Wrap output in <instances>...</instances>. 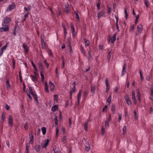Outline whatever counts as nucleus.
<instances>
[{"label":"nucleus","instance_id":"nucleus-1","mask_svg":"<svg viewBox=\"0 0 153 153\" xmlns=\"http://www.w3.org/2000/svg\"><path fill=\"white\" fill-rule=\"evenodd\" d=\"M9 19L8 18H5L4 19V21L2 25L3 26H6V27H2L0 28V30L1 31H5L8 30L9 29Z\"/></svg>","mask_w":153,"mask_h":153},{"label":"nucleus","instance_id":"nucleus-2","mask_svg":"<svg viewBox=\"0 0 153 153\" xmlns=\"http://www.w3.org/2000/svg\"><path fill=\"white\" fill-rule=\"evenodd\" d=\"M143 27L142 24H140L137 26L136 31V35L138 36L141 32L143 30Z\"/></svg>","mask_w":153,"mask_h":153},{"label":"nucleus","instance_id":"nucleus-3","mask_svg":"<svg viewBox=\"0 0 153 153\" xmlns=\"http://www.w3.org/2000/svg\"><path fill=\"white\" fill-rule=\"evenodd\" d=\"M117 34V33H116L114 34L112 38L110 37L108 41L109 42L111 40V43H114L116 39Z\"/></svg>","mask_w":153,"mask_h":153},{"label":"nucleus","instance_id":"nucleus-4","mask_svg":"<svg viewBox=\"0 0 153 153\" xmlns=\"http://www.w3.org/2000/svg\"><path fill=\"white\" fill-rule=\"evenodd\" d=\"M124 98L126 100L127 104L128 106L130 105L131 104V101L130 100L128 95H126L124 97Z\"/></svg>","mask_w":153,"mask_h":153},{"label":"nucleus","instance_id":"nucleus-5","mask_svg":"<svg viewBox=\"0 0 153 153\" xmlns=\"http://www.w3.org/2000/svg\"><path fill=\"white\" fill-rule=\"evenodd\" d=\"M23 47L24 48L25 54H27L29 51V47L25 43L23 44Z\"/></svg>","mask_w":153,"mask_h":153},{"label":"nucleus","instance_id":"nucleus-6","mask_svg":"<svg viewBox=\"0 0 153 153\" xmlns=\"http://www.w3.org/2000/svg\"><path fill=\"white\" fill-rule=\"evenodd\" d=\"M82 91L80 90L79 91V92L77 94V103L78 105L79 104V102L81 100V95Z\"/></svg>","mask_w":153,"mask_h":153},{"label":"nucleus","instance_id":"nucleus-7","mask_svg":"<svg viewBox=\"0 0 153 153\" xmlns=\"http://www.w3.org/2000/svg\"><path fill=\"white\" fill-rule=\"evenodd\" d=\"M30 93L32 95H33L34 97V99L35 101H38V97L37 96L35 93H34L32 89V88H30Z\"/></svg>","mask_w":153,"mask_h":153},{"label":"nucleus","instance_id":"nucleus-8","mask_svg":"<svg viewBox=\"0 0 153 153\" xmlns=\"http://www.w3.org/2000/svg\"><path fill=\"white\" fill-rule=\"evenodd\" d=\"M30 141H29V143L31 145L33 144V141H34V137L33 135L31 134H30Z\"/></svg>","mask_w":153,"mask_h":153},{"label":"nucleus","instance_id":"nucleus-9","mask_svg":"<svg viewBox=\"0 0 153 153\" xmlns=\"http://www.w3.org/2000/svg\"><path fill=\"white\" fill-rule=\"evenodd\" d=\"M41 44L42 48L43 49H45L46 48V45L45 42L44 41V40L41 38Z\"/></svg>","mask_w":153,"mask_h":153},{"label":"nucleus","instance_id":"nucleus-10","mask_svg":"<svg viewBox=\"0 0 153 153\" xmlns=\"http://www.w3.org/2000/svg\"><path fill=\"white\" fill-rule=\"evenodd\" d=\"M97 17L98 19L104 16V13L102 11H100L97 13Z\"/></svg>","mask_w":153,"mask_h":153},{"label":"nucleus","instance_id":"nucleus-11","mask_svg":"<svg viewBox=\"0 0 153 153\" xmlns=\"http://www.w3.org/2000/svg\"><path fill=\"white\" fill-rule=\"evenodd\" d=\"M49 84L51 90V91H53L54 90L55 88L54 84L52 83L51 81H50L49 82Z\"/></svg>","mask_w":153,"mask_h":153},{"label":"nucleus","instance_id":"nucleus-12","mask_svg":"<svg viewBox=\"0 0 153 153\" xmlns=\"http://www.w3.org/2000/svg\"><path fill=\"white\" fill-rule=\"evenodd\" d=\"M88 94V91H86L84 92L83 93L82 96L83 100H85L86 98V97Z\"/></svg>","mask_w":153,"mask_h":153},{"label":"nucleus","instance_id":"nucleus-13","mask_svg":"<svg viewBox=\"0 0 153 153\" xmlns=\"http://www.w3.org/2000/svg\"><path fill=\"white\" fill-rule=\"evenodd\" d=\"M45 91L48 93H49V91L48 90V85L47 82H45Z\"/></svg>","mask_w":153,"mask_h":153},{"label":"nucleus","instance_id":"nucleus-14","mask_svg":"<svg viewBox=\"0 0 153 153\" xmlns=\"http://www.w3.org/2000/svg\"><path fill=\"white\" fill-rule=\"evenodd\" d=\"M40 146L39 145H36L35 146V150L37 152H39L40 150Z\"/></svg>","mask_w":153,"mask_h":153},{"label":"nucleus","instance_id":"nucleus-15","mask_svg":"<svg viewBox=\"0 0 153 153\" xmlns=\"http://www.w3.org/2000/svg\"><path fill=\"white\" fill-rule=\"evenodd\" d=\"M30 77L32 81L34 82H37V78L36 77L34 76V75H30Z\"/></svg>","mask_w":153,"mask_h":153},{"label":"nucleus","instance_id":"nucleus-16","mask_svg":"<svg viewBox=\"0 0 153 153\" xmlns=\"http://www.w3.org/2000/svg\"><path fill=\"white\" fill-rule=\"evenodd\" d=\"M49 139H48L46 140V142H45V144L44 145H43L42 147V148H46L49 144Z\"/></svg>","mask_w":153,"mask_h":153},{"label":"nucleus","instance_id":"nucleus-17","mask_svg":"<svg viewBox=\"0 0 153 153\" xmlns=\"http://www.w3.org/2000/svg\"><path fill=\"white\" fill-rule=\"evenodd\" d=\"M31 8V6H27V7H25L24 8V10H25L28 13V12H29V11L30 10Z\"/></svg>","mask_w":153,"mask_h":153},{"label":"nucleus","instance_id":"nucleus-18","mask_svg":"<svg viewBox=\"0 0 153 153\" xmlns=\"http://www.w3.org/2000/svg\"><path fill=\"white\" fill-rule=\"evenodd\" d=\"M54 103H57L58 99V96L57 95L55 94L54 96Z\"/></svg>","mask_w":153,"mask_h":153},{"label":"nucleus","instance_id":"nucleus-19","mask_svg":"<svg viewBox=\"0 0 153 153\" xmlns=\"http://www.w3.org/2000/svg\"><path fill=\"white\" fill-rule=\"evenodd\" d=\"M111 110L113 114H114L115 113V105L114 104H112L111 105Z\"/></svg>","mask_w":153,"mask_h":153},{"label":"nucleus","instance_id":"nucleus-20","mask_svg":"<svg viewBox=\"0 0 153 153\" xmlns=\"http://www.w3.org/2000/svg\"><path fill=\"white\" fill-rule=\"evenodd\" d=\"M38 66L39 69L41 70V71H43L44 68L41 62H39L38 63Z\"/></svg>","mask_w":153,"mask_h":153},{"label":"nucleus","instance_id":"nucleus-21","mask_svg":"<svg viewBox=\"0 0 153 153\" xmlns=\"http://www.w3.org/2000/svg\"><path fill=\"white\" fill-rule=\"evenodd\" d=\"M56 78L58 79L59 77V73L58 71V68L56 67L55 69Z\"/></svg>","mask_w":153,"mask_h":153},{"label":"nucleus","instance_id":"nucleus-22","mask_svg":"<svg viewBox=\"0 0 153 153\" xmlns=\"http://www.w3.org/2000/svg\"><path fill=\"white\" fill-rule=\"evenodd\" d=\"M137 91H138L137 93V97L138 100H139L140 102L141 100L140 94V91L138 90H137Z\"/></svg>","mask_w":153,"mask_h":153},{"label":"nucleus","instance_id":"nucleus-23","mask_svg":"<svg viewBox=\"0 0 153 153\" xmlns=\"http://www.w3.org/2000/svg\"><path fill=\"white\" fill-rule=\"evenodd\" d=\"M84 41L85 42V47H86L89 45L90 42L89 41L86 39H84Z\"/></svg>","mask_w":153,"mask_h":153},{"label":"nucleus","instance_id":"nucleus-24","mask_svg":"<svg viewBox=\"0 0 153 153\" xmlns=\"http://www.w3.org/2000/svg\"><path fill=\"white\" fill-rule=\"evenodd\" d=\"M91 92L93 94H94L95 93V86L94 85H91Z\"/></svg>","mask_w":153,"mask_h":153},{"label":"nucleus","instance_id":"nucleus-25","mask_svg":"<svg viewBox=\"0 0 153 153\" xmlns=\"http://www.w3.org/2000/svg\"><path fill=\"white\" fill-rule=\"evenodd\" d=\"M58 105H55L53 106L51 108V110L53 111H55L58 109Z\"/></svg>","mask_w":153,"mask_h":153},{"label":"nucleus","instance_id":"nucleus-26","mask_svg":"<svg viewBox=\"0 0 153 153\" xmlns=\"http://www.w3.org/2000/svg\"><path fill=\"white\" fill-rule=\"evenodd\" d=\"M16 7V4L14 3H12L11 5H10V10L14 9Z\"/></svg>","mask_w":153,"mask_h":153},{"label":"nucleus","instance_id":"nucleus-27","mask_svg":"<svg viewBox=\"0 0 153 153\" xmlns=\"http://www.w3.org/2000/svg\"><path fill=\"white\" fill-rule=\"evenodd\" d=\"M17 25H16L13 32V34L14 36H15L16 34V33H18V30H17Z\"/></svg>","mask_w":153,"mask_h":153},{"label":"nucleus","instance_id":"nucleus-28","mask_svg":"<svg viewBox=\"0 0 153 153\" xmlns=\"http://www.w3.org/2000/svg\"><path fill=\"white\" fill-rule=\"evenodd\" d=\"M81 51L82 53L84 56L85 55V51L83 47L82 46H81L80 47Z\"/></svg>","mask_w":153,"mask_h":153},{"label":"nucleus","instance_id":"nucleus-29","mask_svg":"<svg viewBox=\"0 0 153 153\" xmlns=\"http://www.w3.org/2000/svg\"><path fill=\"white\" fill-rule=\"evenodd\" d=\"M123 135H124L126 134V133L127 132V129L126 126H124L123 128Z\"/></svg>","mask_w":153,"mask_h":153},{"label":"nucleus","instance_id":"nucleus-30","mask_svg":"<svg viewBox=\"0 0 153 153\" xmlns=\"http://www.w3.org/2000/svg\"><path fill=\"white\" fill-rule=\"evenodd\" d=\"M88 123L86 122L84 124V129L86 131H88Z\"/></svg>","mask_w":153,"mask_h":153},{"label":"nucleus","instance_id":"nucleus-31","mask_svg":"<svg viewBox=\"0 0 153 153\" xmlns=\"http://www.w3.org/2000/svg\"><path fill=\"white\" fill-rule=\"evenodd\" d=\"M42 131L43 135H45L46 132V129L45 127H43L42 128Z\"/></svg>","mask_w":153,"mask_h":153},{"label":"nucleus","instance_id":"nucleus-32","mask_svg":"<svg viewBox=\"0 0 153 153\" xmlns=\"http://www.w3.org/2000/svg\"><path fill=\"white\" fill-rule=\"evenodd\" d=\"M53 151L54 153H59V149L56 147H54L53 148Z\"/></svg>","mask_w":153,"mask_h":153},{"label":"nucleus","instance_id":"nucleus-33","mask_svg":"<svg viewBox=\"0 0 153 153\" xmlns=\"http://www.w3.org/2000/svg\"><path fill=\"white\" fill-rule=\"evenodd\" d=\"M67 141L66 137V136H64L62 139L61 142L63 143H65Z\"/></svg>","mask_w":153,"mask_h":153},{"label":"nucleus","instance_id":"nucleus-34","mask_svg":"<svg viewBox=\"0 0 153 153\" xmlns=\"http://www.w3.org/2000/svg\"><path fill=\"white\" fill-rule=\"evenodd\" d=\"M8 44H9V42H7L6 43L5 45L3 47H2V48H1V51H4V50L7 47V45H8Z\"/></svg>","mask_w":153,"mask_h":153},{"label":"nucleus","instance_id":"nucleus-35","mask_svg":"<svg viewBox=\"0 0 153 153\" xmlns=\"http://www.w3.org/2000/svg\"><path fill=\"white\" fill-rule=\"evenodd\" d=\"M132 100H136L135 96V92L134 91L132 92Z\"/></svg>","mask_w":153,"mask_h":153},{"label":"nucleus","instance_id":"nucleus-36","mask_svg":"<svg viewBox=\"0 0 153 153\" xmlns=\"http://www.w3.org/2000/svg\"><path fill=\"white\" fill-rule=\"evenodd\" d=\"M71 32L73 34V35L74 36V32L75 31V28H74V26L72 24H71Z\"/></svg>","mask_w":153,"mask_h":153},{"label":"nucleus","instance_id":"nucleus-37","mask_svg":"<svg viewBox=\"0 0 153 153\" xmlns=\"http://www.w3.org/2000/svg\"><path fill=\"white\" fill-rule=\"evenodd\" d=\"M54 120L55 122V123L56 126H57L58 124V120L57 119V116H55L54 118Z\"/></svg>","mask_w":153,"mask_h":153},{"label":"nucleus","instance_id":"nucleus-38","mask_svg":"<svg viewBox=\"0 0 153 153\" xmlns=\"http://www.w3.org/2000/svg\"><path fill=\"white\" fill-rule=\"evenodd\" d=\"M75 13L76 14V19H78V21H79V15L78 14V13L77 11H75Z\"/></svg>","mask_w":153,"mask_h":153},{"label":"nucleus","instance_id":"nucleus-39","mask_svg":"<svg viewBox=\"0 0 153 153\" xmlns=\"http://www.w3.org/2000/svg\"><path fill=\"white\" fill-rule=\"evenodd\" d=\"M111 95L110 94L109 95V97L108 98L107 100V102L109 104L110 103L111 101Z\"/></svg>","mask_w":153,"mask_h":153},{"label":"nucleus","instance_id":"nucleus-40","mask_svg":"<svg viewBox=\"0 0 153 153\" xmlns=\"http://www.w3.org/2000/svg\"><path fill=\"white\" fill-rule=\"evenodd\" d=\"M40 75L42 77V80L43 81L44 79V76L43 74V71H41Z\"/></svg>","mask_w":153,"mask_h":153},{"label":"nucleus","instance_id":"nucleus-41","mask_svg":"<svg viewBox=\"0 0 153 153\" xmlns=\"http://www.w3.org/2000/svg\"><path fill=\"white\" fill-rule=\"evenodd\" d=\"M101 135L102 136L104 135L105 134V128H104L103 127H102V129H101Z\"/></svg>","mask_w":153,"mask_h":153},{"label":"nucleus","instance_id":"nucleus-42","mask_svg":"<svg viewBox=\"0 0 153 153\" xmlns=\"http://www.w3.org/2000/svg\"><path fill=\"white\" fill-rule=\"evenodd\" d=\"M134 117L136 119L138 118V114L137 113L136 111L134 110Z\"/></svg>","mask_w":153,"mask_h":153},{"label":"nucleus","instance_id":"nucleus-43","mask_svg":"<svg viewBox=\"0 0 153 153\" xmlns=\"http://www.w3.org/2000/svg\"><path fill=\"white\" fill-rule=\"evenodd\" d=\"M109 122L107 121V120H106L105 121V126L106 128H107V127H109Z\"/></svg>","mask_w":153,"mask_h":153},{"label":"nucleus","instance_id":"nucleus-44","mask_svg":"<svg viewBox=\"0 0 153 153\" xmlns=\"http://www.w3.org/2000/svg\"><path fill=\"white\" fill-rule=\"evenodd\" d=\"M5 113L4 112H3L1 116V119L3 121H4L5 120Z\"/></svg>","mask_w":153,"mask_h":153},{"label":"nucleus","instance_id":"nucleus-45","mask_svg":"<svg viewBox=\"0 0 153 153\" xmlns=\"http://www.w3.org/2000/svg\"><path fill=\"white\" fill-rule=\"evenodd\" d=\"M108 108V106L107 105H105L104 107L103 108L102 111L104 112L107 111V109Z\"/></svg>","mask_w":153,"mask_h":153},{"label":"nucleus","instance_id":"nucleus-46","mask_svg":"<svg viewBox=\"0 0 153 153\" xmlns=\"http://www.w3.org/2000/svg\"><path fill=\"white\" fill-rule=\"evenodd\" d=\"M122 114L121 113H120L118 114V120L119 122L120 123V120H121Z\"/></svg>","mask_w":153,"mask_h":153},{"label":"nucleus","instance_id":"nucleus-47","mask_svg":"<svg viewBox=\"0 0 153 153\" xmlns=\"http://www.w3.org/2000/svg\"><path fill=\"white\" fill-rule=\"evenodd\" d=\"M136 19L135 21V24L136 25L138 22V19L139 18V14L138 15L136 16Z\"/></svg>","mask_w":153,"mask_h":153},{"label":"nucleus","instance_id":"nucleus-48","mask_svg":"<svg viewBox=\"0 0 153 153\" xmlns=\"http://www.w3.org/2000/svg\"><path fill=\"white\" fill-rule=\"evenodd\" d=\"M88 59H89L90 60L92 58V56H91V54L90 51H89L88 52Z\"/></svg>","mask_w":153,"mask_h":153},{"label":"nucleus","instance_id":"nucleus-49","mask_svg":"<svg viewBox=\"0 0 153 153\" xmlns=\"http://www.w3.org/2000/svg\"><path fill=\"white\" fill-rule=\"evenodd\" d=\"M105 84L106 85V92H107L108 91L109 89V88H110V86H109V84Z\"/></svg>","mask_w":153,"mask_h":153},{"label":"nucleus","instance_id":"nucleus-50","mask_svg":"<svg viewBox=\"0 0 153 153\" xmlns=\"http://www.w3.org/2000/svg\"><path fill=\"white\" fill-rule=\"evenodd\" d=\"M44 63L46 65L47 68H48L49 66V64L47 62L46 59H45L44 60Z\"/></svg>","mask_w":153,"mask_h":153},{"label":"nucleus","instance_id":"nucleus-51","mask_svg":"<svg viewBox=\"0 0 153 153\" xmlns=\"http://www.w3.org/2000/svg\"><path fill=\"white\" fill-rule=\"evenodd\" d=\"M64 11H65V12L66 13H69L70 11V8H65V9Z\"/></svg>","mask_w":153,"mask_h":153},{"label":"nucleus","instance_id":"nucleus-52","mask_svg":"<svg viewBox=\"0 0 153 153\" xmlns=\"http://www.w3.org/2000/svg\"><path fill=\"white\" fill-rule=\"evenodd\" d=\"M140 76L141 80L143 81V80L144 78L141 71H140Z\"/></svg>","mask_w":153,"mask_h":153},{"label":"nucleus","instance_id":"nucleus-53","mask_svg":"<svg viewBox=\"0 0 153 153\" xmlns=\"http://www.w3.org/2000/svg\"><path fill=\"white\" fill-rule=\"evenodd\" d=\"M100 2H98L97 4V10H98L100 9Z\"/></svg>","mask_w":153,"mask_h":153},{"label":"nucleus","instance_id":"nucleus-54","mask_svg":"<svg viewBox=\"0 0 153 153\" xmlns=\"http://www.w3.org/2000/svg\"><path fill=\"white\" fill-rule=\"evenodd\" d=\"M12 62L13 65V69H14L15 67V61L14 59H12Z\"/></svg>","mask_w":153,"mask_h":153},{"label":"nucleus","instance_id":"nucleus-55","mask_svg":"<svg viewBox=\"0 0 153 153\" xmlns=\"http://www.w3.org/2000/svg\"><path fill=\"white\" fill-rule=\"evenodd\" d=\"M28 126V123H25V125L24 126V128L26 130H27L28 129V126Z\"/></svg>","mask_w":153,"mask_h":153},{"label":"nucleus","instance_id":"nucleus-56","mask_svg":"<svg viewBox=\"0 0 153 153\" xmlns=\"http://www.w3.org/2000/svg\"><path fill=\"white\" fill-rule=\"evenodd\" d=\"M99 47L100 50H102L103 48V46L102 45H99Z\"/></svg>","mask_w":153,"mask_h":153},{"label":"nucleus","instance_id":"nucleus-57","mask_svg":"<svg viewBox=\"0 0 153 153\" xmlns=\"http://www.w3.org/2000/svg\"><path fill=\"white\" fill-rule=\"evenodd\" d=\"M134 25H132L131 26V27L130 28V31H132L134 30Z\"/></svg>","mask_w":153,"mask_h":153},{"label":"nucleus","instance_id":"nucleus-58","mask_svg":"<svg viewBox=\"0 0 153 153\" xmlns=\"http://www.w3.org/2000/svg\"><path fill=\"white\" fill-rule=\"evenodd\" d=\"M144 3L147 7H148L149 6V2L147 1H145Z\"/></svg>","mask_w":153,"mask_h":153},{"label":"nucleus","instance_id":"nucleus-59","mask_svg":"<svg viewBox=\"0 0 153 153\" xmlns=\"http://www.w3.org/2000/svg\"><path fill=\"white\" fill-rule=\"evenodd\" d=\"M111 56L110 54H108L107 56V59L108 60V61L109 62V60H110L111 59Z\"/></svg>","mask_w":153,"mask_h":153},{"label":"nucleus","instance_id":"nucleus-60","mask_svg":"<svg viewBox=\"0 0 153 153\" xmlns=\"http://www.w3.org/2000/svg\"><path fill=\"white\" fill-rule=\"evenodd\" d=\"M151 95L152 96H153V87H152L151 88Z\"/></svg>","mask_w":153,"mask_h":153},{"label":"nucleus","instance_id":"nucleus-61","mask_svg":"<svg viewBox=\"0 0 153 153\" xmlns=\"http://www.w3.org/2000/svg\"><path fill=\"white\" fill-rule=\"evenodd\" d=\"M30 13V12H28V13H27V14H25L24 17L25 18V19H26V18L27 17L28 15H29Z\"/></svg>","mask_w":153,"mask_h":153},{"label":"nucleus","instance_id":"nucleus-62","mask_svg":"<svg viewBox=\"0 0 153 153\" xmlns=\"http://www.w3.org/2000/svg\"><path fill=\"white\" fill-rule=\"evenodd\" d=\"M51 56H53V55L52 51L51 50H49L48 53Z\"/></svg>","mask_w":153,"mask_h":153},{"label":"nucleus","instance_id":"nucleus-63","mask_svg":"<svg viewBox=\"0 0 153 153\" xmlns=\"http://www.w3.org/2000/svg\"><path fill=\"white\" fill-rule=\"evenodd\" d=\"M107 12L108 13H110L111 12V9L110 7H108Z\"/></svg>","mask_w":153,"mask_h":153},{"label":"nucleus","instance_id":"nucleus-64","mask_svg":"<svg viewBox=\"0 0 153 153\" xmlns=\"http://www.w3.org/2000/svg\"><path fill=\"white\" fill-rule=\"evenodd\" d=\"M76 88H73L72 90H71L70 91L72 92V93L75 92L76 91Z\"/></svg>","mask_w":153,"mask_h":153}]
</instances>
